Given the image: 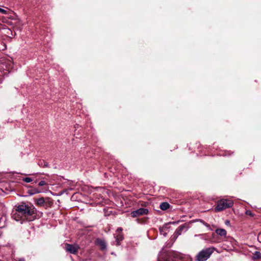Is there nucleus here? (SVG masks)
Wrapping results in <instances>:
<instances>
[{
    "mask_svg": "<svg viewBox=\"0 0 261 261\" xmlns=\"http://www.w3.org/2000/svg\"><path fill=\"white\" fill-rule=\"evenodd\" d=\"M19 212L27 218V221H32L33 220L32 216L36 213V210L33 205H27L24 203H21L17 206Z\"/></svg>",
    "mask_w": 261,
    "mask_h": 261,
    "instance_id": "nucleus-1",
    "label": "nucleus"
},
{
    "mask_svg": "<svg viewBox=\"0 0 261 261\" xmlns=\"http://www.w3.org/2000/svg\"><path fill=\"white\" fill-rule=\"evenodd\" d=\"M216 250L214 247L204 248L201 250L196 255V258L197 261H205L210 258L211 255Z\"/></svg>",
    "mask_w": 261,
    "mask_h": 261,
    "instance_id": "nucleus-2",
    "label": "nucleus"
},
{
    "mask_svg": "<svg viewBox=\"0 0 261 261\" xmlns=\"http://www.w3.org/2000/svg\"><path fill=\"white\" fill-rule=\"evenodd\" d=\"M233 202L230 199H222L217 202V205L215 208V212H220L226 208L233 206Z\"/></svg>",
    "mask_w": 261,
    "mask_h": 261,
    "instance_id": "nucleus-3",
    "label": "nucleus"
},
{
    "mask_svg": "<svg viewBox=\"0 0 261 261\" xmlns=\"http://www.w3.org/2000/svg\"><path fill=\"white\" fill-rule=\"evenodd\" d=\"M12 218L16 221H20L21 223L24 220H27V218L23 214L19 212V210L17 206L15 211H13L12 214Z\"/></svg>",
    "mask_w": 261,
    "mask_h": 261,
    "instance_id": "nucleus-4",
    "label": "nucleus"
},
{
    "mask_svg": "<svg viewBox=\"0 0 261 261\" xmlns=\"http://www.w3.org/2000/svg\"><path fill=\"white\" fill-rule=\"evenodd\" d=\"M148 213V210L145 208H140L136 211L131 212L130 215L132 217H138L142 215H147Z\"/></svg>",
    "mask_w": 261,
    "mask_h": 261,
    "instance_id": "nucleus-5",
    "label": "nucleus"
},
{
    "mask_svg": "<svg viewBox=\"0 0 261 261\" xmlns=\"http://www.w3.org/2000/svg\"><path fill=\"white\" fill-rule=\"evenodd\" d=\"M79 247L77 245L69 244H65V249L70 253L75 254L77 253Z\"/></svg>",
    "mask_w": 261,
    "mask_h": 261,
    "instance_id": "nucleus-6",
    "label": "nucleus"
},
{
    "mask_svg": "<svg viewBox=\"0 0 261 261\" xmlns=\"http://www.w3.org/2000/svg\"><path fill=\"white\" fill-rule=\"evenodd\" d=\"M186 228V224H184L183 225H180L178 228L175 230L173 236L176 239L181 234L182 231L184 229Z\"/></svg>",
    "mask_w": 261,
    "mask_h": 261,
    "instance_id": "nucleus-7",
    "label": "nucleus"
},
{
    "mask_svg": "<svg viewBox=\"0 0 261 261\" xmlns=\"http://www.w3.org/2000/svg\"><path fill=\"white\" fill-rule=\"evenodd\" d=\"M96 243L100 247L101 249L105 250L106 249L107 245L105 241L100 239H97Z\"/></svg>",
    "mask_w": 261,
    "mask_h": 261,
    "instance_id": "nucleus-8",
    "label": "nucleus"
},
{
    "mask_svg": "<svg viewBox=\"0 0 261 261\" xmlns=\"http://www.w3.org/2000/svg\"><path fill=\"white\" fill-rule=\"evenodd\" d=\"M115 238L116 239V243L117 245H119L120 244V242L122 241L123 239V235L121 233H119L118 234L115 235Z\"/></svg>",
    "mask_w": 261,
    "mask_h": 261,
    "instance_id": "nucleus-9",
    "label": "nucleus"
},
{
    "mask_svg": "<svg viewBox=\"0 0 261 261\" xmlns=\"http://www.w3.org/2000/svg\"><path fill=\"white\" fill-rule=\"evenodd\" d=\"M216 233L222 237H225L226 235V231L224 229L219 228L216 230Z\"/></svg>",
    "mask_w": 261,
    "mask_h": 261,
    "instance_id": "nucleus-10",
    "label": "nucleus"
},
{
    "mask_svg": "<svg viewBox=\"0 0 261 261\" xmlns=\"http://www.w3.org/2000/svg\"><path fill=\"white\" fill-rule=\"evenodd\" d=\"M170 207V204L166 202H162L160 204V207L163 211L167 210Z\"/></svg>",
    "mask_w": 261,
    "mask_h": 261,
    "instance_id": "nucleus-11",
    "label": "nucleus"
},
{
    "mask_svg": "<svg viewBox=\"0 0 261 261\" xmlns=\"http://www.w3.org/2000/svg\"><path fill=\"white\" fill-rule=\"evenodd\" d=\"M35 201L36 204L38 206H43L45 203V200L43 197L36 199Z\"/></svg>",
    "mask_w": 261,
    "mask_h": 261,
    "instance_id": "nucleus-12",
    "label": "nucleus"
},
{
    "mask_svg": "<svg viewBox=\"0 0 261 261\" xmlns=\"http://www.w3.org/2000/svg\"><path fill=\"white\" fill-rule=\"evenodd\" d=\"M172 261H182L181 255L178 253H175L174 255V259Z\"/></svg>",
    "mask_w": 261,
    "mask_h": 261,
    "instance_id": "nucleus-13",
    "label": "nucleus"
},
{
    "mask_svg": "<svg viewBox=\"0 0 261 261\" xmlns=\"http://www.w3.org/2000/svg\"><path fill=\"white\" fill-rule=\"evenodd\" d=\"M40 192H41L40 191H39L37 189L35 188V189H31V190H29L28 193L30 195H34L35 194L39 193Z\"/></svg>",
    "mask_w": 261,
    "mask_h": 261,
    "instance_id": "nucleus-14",
    "label": "nucleus"
},
{
    "mask_svg": "<svg viewBox=\"0 0 261 261\" xmlns=\"http://www.w3.org/2000/svg\"><path fill=\"white\" fill-rule=\"evenodd\" d=\"M253 258L254 259L261 258V253L259 251H255L253 254Z\"/></svg>",
    "mask_w": 261,
    "mask_h": 261,
    "instance_id": "nucleus-15",
    "label": "nucleus"
},
{
    "mask_svg": "<svg viewBox=\"0 0 261 261\" xmlns=\"http://www.w3.org/2000/svg\"><path fill=\"white\" fill-rule=\"evenodd\" d=\"M200 222L204 225L206 227H207L210 230H212L211 228V227H210V225L207 223H205L204 221H202V220H201Z\"/></svg>",
    "mask_w": 261,
    "mask_h": 261,
    "instance_id": "nucleus-16",
    "label": "nucleus"
},
{
    "mask_svg": "<svg viewBox=\"0 0 261 261\" xmlns=\"http://www.w3.org/2000/svg\"><path fill=\"white\" fill-rule=\"evenodd\" d=\"M23 181L27 183H29L32 181V179L30 177H25L23 179Z\"/></svg>",
    "mask_w": 261,
    "mask_h": 261,
    "instance_id": "nucleus-17",
    "label": "nucleus"
},
{
    "mask_svg": "<svg viewBox=\"0 0 261 261\" xmlns=\"http://www.w3.org/2000/svg\"><path fill=\"white\" fill-rule=\"evenodd\" d=\"M246 214L247 215H249V216H250L251 217H253L254 216V214L250 211H247L246 212Z\"/></svg>",
    "mask_w": 261,
    "mask_h": 261,
    "instance_id": "nucleus-18",
    "label": "nucleus"
},
{
    "mask_svg": "<svg viewBox=\"0 0 261 261\" xmlns=\"http://www.w3.org/2000/svg\"><path fill=\"white\" fill-rule=\"evenodd\" d=\"M46 184V182L44 180H41L39 182V186H43L44 185H45Z\"/></svg>",
    "mask_w": 261,
    "mask_h": 261,
    "instance_id": "nucleus-19",
    "label": "nucleus"
},
{
    "mask_svg": "<svg viewBox=\"0 0 261 261\" xmlns=\"http://www.w3.org/2000/svg\"><path fill=\"white\" fill-rule=\"evenodd\" d=\"M0 12L2 13V14H7V11L6 10L3 9L1 8H0Z\"/></svg>",
    "mask_w": 261,
    "mask_h": 261,
    "instance_id": "nucleus-20",
    "label": "nucleus"
},
{
    "mask_svg": "<svg viewBox=\"0 0 261 261\" xmlns=\"http://www.w3.org/2000/svg\"><path fill=\"white\" fill-rule=\"evenodd\" d=\"M225 224L226 225L230 226V221L228 220H226L225 221Z\"/></svg>",
    "mask_w": 261,
    "mask_h": 261,
    "instance_id": "nucleus-21",
    "label": "nucleus"
},
{
    "mask_svg": "<svg viewBox=\"0 0 261 261\" xmlns=\"http://www.w3.org/2000/svg\"><path fill=\"white\" fill-rule=\"evenodd\" d=\"M122 231V228L121 227H119L117 229V231L119 233H121V231Z\"/></svg>",
    "mask_w": 261,
    "mask_h": 261,
    "instance_id": "nucleus-22",
    "label": "nucleus"
},
{
    "mask_svg": "<svg viewBox=\"0 0 261 261\" xmlns=\"http://www.w3.org/2000/svg\"><path fill=\"white\" fill-rule=\"evenodd\" d=\"M43 163H44V164H43V165H42L43 167H48V164L47 163L44 162H43Z\"/></svg>",
    "mask_w": 261,
    "mask_h": 261,
    "instance_id": "nucleus-23",
    "label": "nucleus"
},
{
    "mask_svg": "<svg viewBox=\"0 0 261 261\" xmlns=\"http://www.w3.org/2000/svg\"><path fill=\"white\" fill-rule=\"evenodd\" d=\"M178 223V221H174V222H171L169 223V224H176Z\"/></svg>",
    "mask_w": 261,
    "mask_h": 261,
    "instance_id": "nucleus-24",
    "label": "nucleus"
},
{
    "mask_svg": "<svg viewBox=\"0 0 261 261\" xmlns=\"http://www.w3.org/2000/svg\"><path fill=\"white\" fill-rule=\"evenodd\" d=\"M19 261H25V259L24 258H20L19 259Z\"/></svg>",
    "mask_w": 261,
    "mask_h": 261,
    "instance_id": "nucleus-25",
    "label": "nucleus"
},
{
    "mask_svg": "<svg viewBox=\"0 0 261 261\" xmlns=\"http://www.w3.org/2000/svg\"><path fill=\"white\" fill-rule=\"evenodd\" d=\"M218 241H212V243H218Z\"/></svg>",
    "mask_w": 261,
    "mask_h": 261,
    "instance_id": "nucleus-26",
    "label": "nucleus"
}]
</instances>
